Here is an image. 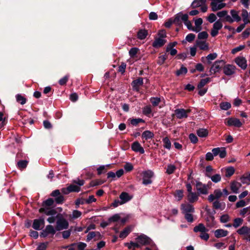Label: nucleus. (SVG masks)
Here are the masks:
<instances>
[{
  "label": "nucleus",
  "instance_id": "obj_1",
  "mask_svg": "<svg viewBox=\"0 0 250 250\" xmlns=\"http://www.w3.org/2000/svg\"><path fill=\"white\" fill-rule=\"evenodd\" d=\"M193 231L195 232H200L199 237L202 240L208 241L209 238V235L208 233V229H207L205 225L202 223L199 224L193 228Z\"/></svg>",
  "mask_w": 250,
  "mask_h": 250
},
{
  "label": "nucleus",
  "instance_id": "obj_2",
  "mask_svg": "<svg viewBox=\"0 0 250 250\" xmlns=\"http://www.w3.org/2000/svg\"><path fill=\"white\" fill-rule=\"evenodd\" d=\"M237 232L241 235H244V239L250 241V228L243 226L237 230Z\"/></svg>",
  "mask_w": 250,
  "mask_h": 250
},
{
  "label": "nucleus",
  "instance_id": "obj_3",
  "mask_svg": "<svg viewBox=\"0 0 250 250\" xmlns=\"http://www.w3.org/2000/svg\"><path fill=\"white\" fill-rule=\"evenodd\" d=\"M224 0H212V2L210 3L212 11L215 12L225 7L226 4L222 3Z\"/></svg>",
  "mask_w": 250,
  "mask_h": 250
},
{
  "label": "nucleus",
  "instance_id": "obj_4",
  "mask_svg": "<svg viewBox=\"0 0 250 250\" xmlns=\"http://www.w3.org/2000/svg\"><path fill=\"white\" fill-rule=\"evenodd\" d=\"M143 184L145 185L150 184L152 183L151 178L153 176V172L150 170H146L143 172Z\"/></svg>",
  "mask_w": 250,
  "mask_h": 250
},
{
  "label": "nucleus",
  "instance_id": "obj_5",
  "mask_svg": "<svg viewBox=\"0 0 250 250\" xmlns=\"http://www.w3.org/2000/svg\"><path fill=\"white\" fill-rule=\"evenodd\" d=\"M50 196L55 197V201L57 204H62L64 201V198L59 189H56L52 192Z\"/></svg>",
  "mask_w": 250,
  "mask_h": 250
},
{
  "label": "nucleus",
  "instance_id": "obj_6",
  "mask_svg": "<svg viewBox=\"0 0 250 250\" xmlns=\"http://www.w3.org/2000/svg\"><path fill=\"white\" fill-rule=\"evenodd\" d=\"M225 62L223 60L217 61L211 67L209 72L211 74H215L218 72L221 68L224 65Z\"/></svg>",
  "mask_w": 250,
  "mask_h": 250
},
{
  "label": "nucleus",
  "instance_id": "obj_7",
  "mask_svg": "<svg viewBox=\"0 0 250 250\" xmlns=\"http://www.w3.org/2000/svg\"><path fill=\"white\" fill-rule=\"evenodd\" d=\"M68 221L64 219L61 218L57 220L56 222V229L57 230H61L64 229H67L68 227Z\"/></svg>",
  "mask_w": 250,
  "mask_h": 250
},
{
  "label": "nucleus",
  "instance_id": "obj_8",
  "mask_svg": "<svg viewBox=\"0 0 250 250\" xmlns=\"http://www.w3.org/2000/svg\"><path fill=\"white\" fill-rule=\"evenodd\" d=\"M191 112V109H188L185 110L184 109H177L175 110V114L178 119L183 118H187L188 113Z\"/></svg>",
  "mask_w": 250,
  "mask_h": 250
},
{
  "label": "nucleus",
  "instance_id": "obj_9",
  "mask_svg": "<svg viewBox=\"0 0 250 250\" xmlns=\"http://www.w3.org/2000/svg\"><path fill=\"white\" fill-rule=\"evenodd\" d=\"M181 208L183 214L193 213L194 212L193 206L189 204H182L181 205Z\"/></svg>",
  "mask_w": 250,
  "mask_h": 250
},
{
  "label": "nucleus",
  "instance_id": "obj_10",
  "mask_svg": "<svg viewBox=\"0 0 250 250\" xmlns=\"http://www.w3.org/2000/svg\"><path fill=\"white\" fill-rule=\"evenodd\" d=\"M197 190L201 194H207L208 193V186L203 184L201 182L197 181L196 183Z\"/></svg>",
  "mask_w": 250,
  "mask_h": 250
},
{
  "label": "nucleus",
  "instance_id": "obj_11",
  "mask_svg": "<svg viewBox=\"0 0 250 250\" xmlns=\"http://www.w3.org/2000/svg\"><path fill=\"white\" fill-rule=\"evenodd\" d=\"M235 62L242 69H246L247 67V60L243 57H238L235 58Z\"/></svg>",
  "mask_w": 250,
  "mask_h": 250
},
{
  "label": "nucleus",
  "instance_id": "obj_12",
  "mask_svg": "<svg viewBox=\"0 0 250 250\" xmlns=\"http://www.w3.org/2000/svg\"><path fill=\"white\" fill-rule=\"evenodd\" d=\"M136 240L140 245H142L149 244L151 241V240L149 237L144 234L139 236L136 238Z\"/></svg>",
  "mask_w": 250,
  "mask_h": 250
},
{
  "label": "nucleus",
  "instance_id": "obj_13",
  "mask_svg": "<svg viewBox=\"0 0 250 250\" xmlns=\"http://www.w3.org/2000/svg\"><path fill=\"white\" fill-rule=\"evenodd\" d=\"M223 196V192L219 189H215L213 194H211L208 196V200L209 202H212L215 199H218Z\"/></svg>",
  "mask_w": 250,
  "mask_h": 250
},
{
  "label": "nucleus",
  "instance_id": "obj_14",
  "mask_svg": "<svg viewBox=\"0 0 250 250\" xmlns=\"http://www.w3.org/2000/svg\"><path fill=\"white\" fill-rule=\"evenodd\" d=\"M236 67L233 65L227 64L224 66L223 72L225 75L229 76L235 73Z\"/></svg>",
  "mask_w": 250,
  "mask_h": 250
},
{
  "label": "nucleus",
  "instance_id": "obj_15",
  "mask_svg": "<svg viewBox=\"0 0 250 250\" xmlns=\"http://www.w3.org/2000/svg\"><path fill=\"white\" fill-rule=\"evenodd\" d=\"M143 84V79L142 78H139L137 79L134 80L132 83V86L133 89L136 91H139V87Z\"/></svg>",
  "mask_w": 250,
  "mask_h": 250
},
{
  "label": "nucleus",
  "instance_id": "obj_16",
  "mask_svg": "<svg viewBox=\"0 0 250 250\" xmlns=\"http://www.w3.org/2000/svg\"><path fill=\"white\" fill-rule=\"evenodd\" d=\"M227 125L229 126L234 125L236 127H240L242 125L240 121L236 118H230L227 121Z\"/></svg>",
  "mask_w": 250,
  "mask_h": 250
},
{
  "label": "nucleus",
  "instance_id": "obj_17",
  "mask_svg": "<svg viewBox=\"0 0 250 250\" xmlns=\"http://www.w3.org/2000/svg\"><path fill=\"white\" fill-rule=\"evenodd\" d=\"M131 148L135 152H139L141 154H143L145 152L144 149L141 146L140 144L138 142H134L131 146Z\"/></svg>",
  "mask_w": 250,
  "mask_h": 250
},
{
  "label": "nucleus",
  "instance_id": "obj_18",
  "mask_svg": "<svg viewBox=\"0 0 250 250\" xmlns=\"http://www.w3.org/2000/svg\"><path fill=\"white\" fill-rule=\"evenodd\" d=\"M44 225V221L43 218H40L39 219H35L33 221L32 227L36 230L41 229L40 226Z\"/></svg>",
  "mask_w": 250,
  "mask_h": 250
},
{
  "label": "nucleus",
  "instance_id": "obj_19",
  "mask_svg": "<svg viewBox=\"0 0 250 250\" xmlns=\"http://www.w3.org/2000/svg\"><path fill=\"white\" fill-rule=\"evenodd\" d=\"M166 42V40L161 38L155 39L152 43V46L155 48H159L163 46Z\"/></svg>",
  "mask_w": 250,
  "mask_h": 250
},
{
  "label": "nucleus",
  "instance_id": "obj_20",
  "mask_svg": "<svg viewBox=\"0 0 250 250\" xmlns=\"http://www.w3.org/2000/svg\"><path fill=\"white\" fill-rule=\"evenodd\" d=\"M184 16V14H183L182 13H179L175 16L174 19L173 20V23L180 26L182 25L183 21V18Z\"/></svg>",
  "mask_w": 250,
  "mask_h": 250
},
{
  "label": "nucleus",
  "instance_id": "obj_21",
  "mask_svg": "<svg viewBox=\"0 0 250 250\" xmlns=\"http://www.w3.org/2000/svg\"><path fill=\"white\" fill-rule=\"evenodd\" d=\"M40 213H44L47 215H53L57 213V211L54 209H50L49 208H41L39 209Z\"/></svg>",
  "mask_w": 250,
  "mask_h": 250
},
{
  "label": "nucleus",
  "instance_id": "obj_22",
  "mask_svg": "<svg viewBox=\"0 0 250 250\" xmlns=\"http://www.w3.org/2000/svg\"><path fill=\"white\" fill-rule=\"evenodd\" d=\"M228 234V231L223 229H218L215 230V237L219 238L226 236Z\"/></svg>",
  "mask_w": 250,
  "mask_h": 250
},
{
  "label": "nucleus",
  "instance_id": "obj_23",
  "mask_svg": "<svg viewBox=\"0 0 250 250\" xmlns=\"http://www.w3.org/2000/svg\"><path fill=\"white\" fill-rule=\"evenodd\" d=\"M241 187V184L237 181H233L230 184V189L231 191L235 193L238 192V190Z\"/></svg>",
  "mask_w": 250,
  "mask_h": 250
},
{
  "label": "nucleus",
  "instance_id": "obj_24",
  "mask_svg": "<svg viewBox=\"0 0 250 250\" xmlns=\"http://www.w3.org/2000/svg\"><path fill=\"white\" fill-rule=\"evenodd\" d=\"M188 14H184V16L183 18V21L185 24L187 26L188 29L194 31V27L192 25V24L190 21L188 20Z\"/></svg>",
  "mask_w": 250,
  "mask_h": 250
},
{
  "label": "nucleus",
  "instance_id": "obj_25",
  "mask_svg": "<svg viewBox=\"0 0 250 250\" xmlns=\"http://www.w3.org/2000/svg\"><path fill=\"white\" fill-rule=\"evenodd\" d=\"M187 198L189 203H193L198 200V195L196 192H191L188 194Z\"/></svg>",
  "mask_w": 250,
  "mask_h": 250
},
{
  "label": "nucleus",
  "instance_id": "obj_26",
  "mask_svg": "<svg viewBox=\"0 0 250 250\" xmlns=\"http://www.w3.org/2000/svg\"><path fill=\"white\" fill-rule=\"evenodd\" d=\"M207 0H194L191 3V6L192 8H196L201 7L203 4H205Z\"/></svg>",
  "mask_w": 250,
  "mask_h": 250
},
{
  "label": "nucleus",
  "instance_id": "obj_27",
  "mask_svg": "<svg viewBox=\"0 0 250 250\" xmlns=\"http://www.w3.org/2000/svg\"><path fill=\"white\" fill-rule=\"evenodd\" d=\"M119 197L121 201V204H123L128 202L131 199V198L129 197V194L125 192H122L120 195Z\"/></svg>",
  "mask_w": 250,
  "mask_h": 250
},
{
  "label": "nucleus",
  "instance_id": "obj_28",
  "mask_svg": "<svg viewBox=\"0 0 250 250\" xmlns=\"http://www.w3.org/2000/svg\"><path fill=\"white\" fill-rule=\"evenodd\" d=\"M203 23V20L202 18H198L195 21V27H194V31L199 32L201 29V25Z\"/></svg>",
  "mask_w": 250,
  "mask_h": 250
},
{
  "label": "nucleus",
  "instance_id": "obj_29",
  "mask_svg": "<svg viewBox=\"0 0 250 250\" xmlns=\"http://www.w3.org/2000/svg\"><path fill=\"white\" fill-rule=\"evenodd\" d=\"M131 231V227H127L124 229L120 234L119 237L121 238H125Z\"/></svg>",
  "mask_w": 250,
  "mask_h": 250
},
{
  "label": "nucleus",
  "instance_id": "obj_30",
  "mask_svg": "<svg viewBox=\"0 0 250 250\" xmlns=\"http://www.w3.org/2000/svg\"><path fill=\"white\" fill-rule=\"evenodd\" d=\"M240 180L243 184L249 185L250 184V172L244 174L240 178Z\"/></svg>",
  "mask_w": 250,
  "mask_h": 250
},
{
  "label": "nucleus",
  "instance_id": "obj_31",
  "mask_svg": "<svg viewBox=\"0 0 250 250\" xmlns=\"http://www.w3.org/2000/svg\"><path fill=\"white\" fill-rule=\"evenodd\" d=\"M208 134V131L207 129L199 128L197 130V134L200 137H206Z\"/></svg>",
  "mask_w": 250,
  "mask_h": 250
},
{
  "label": "nucleus",
  "instance_id": "obj_32",
  "mask_svg": "<svg viewBox=\"0 0 250 250\" xmlns=\"http://www.w3.org/2000/svg\"><path fill=\"white\" fill-rule=\"evenodd\" d=\"M147 31L146 29L140 30L137 34V37L140 40L145 39L147 35Z\"/></svg>",
  "mask_w": 250,
  "mask_h": 250
},
{
  "label": "nucleus",
  "instance_id": "obj_33",
  "mask_svg": "<svg viewBox=\"0 0 250 250\" xmlns=\"http://www.w3.org/2000/svg\"><path fill=\"white\" fill-rule=\"evenodd\" d=\"M196 44L201 50H207L208 49V43H206L205 42L197 41Z\"/></svg>",
  "mask_w": 250,
  "mask_h": 250
},
{
  "label": "nucleus",
  "instance_id": "obj_34",
  "mask_svg": "<svg viewBox=\"0 0 250 250\" xmlns=\"http://www.w3.org/2000/svg\"><path fill=\"white\" fill-rule=\"evenodd\" d=\"M54 202L55 200L52 198H48L42 203V208H49L53 205Z\"/></svg>",
  "mask_w": 250,
  "mask_h": 250
},
{
  "label": "nucleus",
  "instance_id": "obj_35",
  "mask_svg": "<svg viewBox=\"0 0 250 250\" xmlns=\"http://www.w3.org/2000/svg\"><path fill=\"white\" fill-rule=\"evenodd\" d=\"M28 163L27 160H20L17 163V167L20 169L22 170L26 167Z\"/></svg>",
  "mask_w": 250,
  "mask_h": 250
},
{
  "label": "nucleus",
  "instance_id": "obj_36",
  "mask_svg": "<svg viewBox=\"0 0 250 250\" xmlns=\"http://www.w3.org/2000/svg\"><path fill=\"white\" fill-rule=\"evenodd\" d=\"M153 136V133L149 130L145 131L142 134V138H145L146 140L151 139Z\"/></svg>",
  "mask_w": 250,
  "mask_h": 250
},
{
  "label": "nucleus",
  "instance_id": "obj_37",
  "mask_svg": "<svg viewBox=\"0 0 250 250\" xmlns=\"http://www.w3.org/2000/svg\"><path fill=\"white\" fill-rule=\"evenodd\" d=\"M241 16L242 17L243 21L245 23V24H248V23L250 22V21L248 18V12L246 10H242Z\"/></svg>",
  "mask_w": 250,
  "mask_h": 250
},
{
  "label": "nucleus",
  "instance_id": "obj_38",
  "mask_svg": "<svg viewBox=\"0 0 250 250\" xmlns=\"http://www.w3.org/2000/svg\"><path fill=\"white\" fill-rule=\"evenodd\" d=\"M230 14L234 21H236L237 22L241 21V17L238 15V13L237 11L234 10H231L230 11Z\"/></svg>",
  "mask_w": 250,
  "mask_h": 250
},
{
  "label": "nucleus",
  "instance_id": "obj_39",
  "mask_svg": "<svg viewBox=\"0 0 250 250\" xmlns=\"http://www.w3.org/2000/svg\"><path fill=\"white\" fill-rule=\"evenodd\" d=\"M243 222V220L241 218H236L233 220V224L232 226L235 228H237L241 226Z\"/></svg>",
  "mask_w": 250,
  "mask_h": 250
},
{
  "label": "nucleus",
  "instance_id": "obj_40",
  "mask_svg": "<svg viewBox=\"0 0 250 250\" xmlns=\"http://www.w3.org/2000/svg\"><path fill=\"white\" fill-rule=\"evenodd\" d=\"M210 81V78H207L206 79H202L198 84V89L202 88L204 85H205Z\"/></svg>",
  "mask_w": 250,
  "mask_h": 250
},
{
  "label": "nucleus",
  "instance_id": "obj_41",
  "mask_svg": "<svg viewBox=\"0 0 250 250\" xmlns=\"http://www.w3.org/2000/svg\"><path fill=\"white\" fill-rule=\"evenodd\" d=\"M217 56V55L215 53L209 54V55H208L206 57V59L207 60L208 64H211V61L212 60L215 59L216 58Z\"/></svg>",
  "mask_w": 250,
  "mask_h": 250
},
{
  "label": "nucleus",
  "instance_id": "obj_42",
  "mask_svg": "<svg viewBox=\"0 0 250 250\" xmlns=\"http://www.w3.org/2000/svg\"><path fill=\"white\" fill-rule=\"evenodd\" d=\"M234 172L235 169L233 167H229L226 169L225 176L227 177H229L234 174Z\"/></svg>",
  "mask_w": 250,
  "mask_h": 250
},
{
  "label": "nucleus",
  "instance_id": "obj_43",
  "mask_svg": "<svg viewBox=\"0 0 250 250\" xmlns=\"http://www.w3.org/2000/svg\"><path fill=\"white\" fill-rule=\"evenodd\" d=\"M45 232L47 234H54L56 230L52 225H47L45 228Z\"/></svg>",
  "mask_w": 250,
  "mask_h": 250
},
{
  "label": "nucleus",
  "instance_id": "obj_44",
  "mask_svg": "<svg viewBox=\"0 0 250 250\" xmlns=\"http://www.w3.org/2000/svg\"><path fill=\"white\" fill-rule=\"evenodd\" d=\"M17 101L20 103L21 104H24L26 103V99L25 97L21 94H18L16 96Z\"/></svg>",
  "mask_w": 250,
  "mask_h": 250
},
{
  "label": "nucleus",
  "instance_id": "obj_45",
  "mask_svg": "<svg viewBox=\"0 0 250 250\" xmlns=\"http://www.w3.org/2000/svg\"><path fill=\"white\" fill-rule=\"evenodd\" d=\"M70 191L72 192H79L81 190V188L74 184H71L68 186Z\"/></svg>",
  "mask_w": 250,
  "mask_h": 250
},
{
  "label": "nucleus",
  "instance_id": "obj_46",
  "mask_svg": "<svg viewBox=\"0 0 250 250\" xmlns=\"http://www.w3.org/2000/svg\"><path fill=\"white\" fill-rule=\"evenodd\" d=\"M231 107V104L229 102H222L220 104V107L223 109L227 110L230 108Z\"/></svg>",
  "mask_w": 250,
  "mask_h": 250
},
{
  "label": "nucleus",
  "instance_id": "obj_47",
  "mask_svg": "<svg viewBox=\"0 0 250 250\" xmlns=\"http://www.w3.org/2000/svg\"><path fill=\"white\" fill-rule=\"evenodd\" d=\"M174 195L176 197H178V201H180L183 197V190H177L175 191Z\"/></svg>",
  "mask_w": 250,
  "mask_h": 250
},
{
  "label": "nucleus",
  "instance_id": "obj_48",
  "mask_svg": "<svg viewBox=\"0 0 250 250\" xmlns=\"http://www.w3.org/2000/svg\"><path fill=\"white\" fill-rule=\"evenodd\" d=\"M222 26L223 24L222 21L220 20H219L213 24V28L219 31V30L222 28Z\"/></svg>",
  "mask_w": 250,
  "mask_h": 250
},
{
  "label": "nucleus",
  "instance_id": "obj_49",
  "mask_svg": "<svg viewBox=\"0 0 250 250\" xmlns=\"http://www.w3.org/2000/svg\"><path fill=\"white\" fill-rule=\"evenodd\" d=\"M188 72L187 68L185 67L182 66L179 70H178L176 74L177 76H180L182 74H186Z\"/></svg>",
  "mask_w": 250,
  "mask_h": 250
},
{
  "label": "nucleus",
  "instance_id": "obj_50",
  "mask_svg": "<svg viewBox=\"0 0 250 250\" xmlns=\"http://www.w3.org/2000/svg\"><path fill=\"white\" fill-rule=\"evenodd\" d=\"M163 142L164 143V146L169 149L171 147V143L169 139L167 137H165L163 139Z\"/></svg>",
  "mask_w": 250,
  "mask_h": 250
},
{
  "label": "nucleus",
  "instance_id": "obj_51",
  "mask_svg": "<svg viewBox=\"0 0 250 250\" xmlns=\"http://www.w3.org/2000/svg\"><path fill=\"white\" fill-rule=\"evenodd\" d=\"M185 215V218L189 223H192L194 221L193 216L191 213L184 214Z\"/></svg>",
  "mask_w": 250,
  "mask_h": 250
},
{
  "label": "nucleus",
  "instance_id": "obj_52",
  "mask_svg": "<svg viewBox=\"0 0 250 250\" xmlns=\"http://www.w3.org/2000/svg\"><path fill=\"white\" fill-rule=\"evenodd\" d=\"M230 220L229 216L227 214L222 215L220 217V222L223 223H225L229 222Z\"/></svg>",
  "mask_w": 250,
  "mask_h": 250
},
{
  "label": "nucleus",
  "instance_id": "obj_53",
  "mask_svg": "<svg viewBox=\"0 0 250 250\" xmlns=\"http://www.w3.org/2000/svg\"><path fill=\"white\" fill-rule=\"evenodd\" d=\"M167 56L166 55H164L160 56L158 57V59L157 60L158 64L160 65L163 64L165 61L167 59Z\"/></svg>",
  "mask_w": 250,
  "mask_h": 250
},
{
  "label": "nucleus",
  "instance_id": "obj_54",
  "mask_svg": "<svg viewBox=\"0 0 250 250\" xmlns=\"http://www.w3.org/2000/svg\"><path fill=\"white\" fill-rule=\"evenodd\" d=\"M96 234L100 235V233L99 232H94V231L90 232L87 235L86 241H89L91 240L92 238H93L94 237H95Z\"/></svg>",
  "mask_w": 250,
  "mask_h": 250
},
{
  "label": "nucleus",
  "instance_id": "obj_55",
  "mask_svg": "<svg viewBox=\"0 0 250 250\" xmlns=\"http://www.w3.org/2000/svg\"><path fill=\"white\" fill-rule=\"evenodd\" d=\"M141 122H142V123L144 122V121L143 119H142L138 118V119H130V123L133 125H135L136 126L139 123H141Z\"/></svg>",
  "mask_w": 250,
  "mask_h": 250
},
{
  "label": "nucleus",
  "instance_id": "obj_56",
  "mask_svg": "<svg viewBox=\"0 0 250 250\" xmlns=\"http://www.w3.org/2000/svg\"><path fill=\"white\" fill-rule=\"evenodd\" d=\"M208 36V34L206 31H203L198 34V38L200 40L206 39Z\"/></svg>",
  "mask_w": 250,
  "mask_h": 250
},
{
  "label": "nucleus",
  "instance_id": "obj_57",
  "mask_svg": "<svg viewBox=\"0 0 250 250\" xmlns=\"http://www.w3.org/2000/svg\"><path fill=\"white\" fill-rule=\"evenodd\" d=\"M69 79V76L68 75L65 76L62 78L59 81V83L61 85H64L66 84L67 82L68 81Z\"/></svg>",
  "mask_w": 250,
  "mask_h": 250
},
{
  "label": "nucleus",
  "instance_id": "obj_58",
  "mask_svg": "<svg viewBox=\"0 0 250 250\" xmlns=\"http://www.w3.org/2000/svg\"><path fill=\"white\" fill-rule=\"evenodd\" d=\"M120 219V216L118 214H116L109 218L108 221L110 222H117Z\"/></svg>",
  "mask_w": 250,
  "mask_h": 250
},
{
  "label": "nucleus",
  "instance_id": "obj_59",
  "mask_svg": "<svg viewBox=\"0 0 250 250\" xmlns=\"http://www.w3.org/2000/svg\"><path fill=\"white\" fill-rule=\"evenodd\" d=\"M210 178L211 180L214 183H217L219 182L221 179V176L219 174H216L213 175L210 177Z\"/></svg>",
  "mask_w": 250,
  "mask_h": 250
},
{
  "label": "nucleus",
  "instance_id": "obj_60",
  "mask_svg": "<svg viewBox=\"0 0 250 250\" xmlns=\"http://www.w3.org/2000/svg\"><path fill=\"white\" fill-rule=\"evenodd\" d=\"M150 102L152 105L154 106H157L160 102V99L159 98H151Z\"/></svg>",
  "mask_w": 250,
  "mask_h": 250
},
{
  "label": "nucleus",
  "instance_id": "obj_61",
  "mask_svg": "<svg viewBox=\"0 0 250 250\" xmlns=\"http://www.w3.org/2000/svg\"><path fill=\"white\" fill-rule=\"evenodd\" d=\"M189 138L191 142H192L193 144L197 143L198 141V138L197 137V136L193 133H191L189 134Z\"/></svg>",
  "mask_w": 250,
  "mask_h": 250
},
{
  "label": "nucleus",
  "instance_id": "obj_62",
  "mask_svg": "<svg viewBox=\"0 0 250 250\" xmlns=\"http://www.w3.org/2000/svg\"><path fill=\"white\" fill-rule=\"evenodd\" d=\"M175 168L176 167L174 165H168L167 169V173L168 174H171L174 172Z\"/></svg>",
  "mask_w": 250,
  "mask_h": 250
},
{
  "label": "nucleus",
  "instance_id": "obj_63",
  "mask_svg": "<svg viewBox=\"0 0 250 250\" xmlns=\"http://www.w3.org/2000/svg\"><path fill=\"white\" fill-rule=\"evenodd\" d=\"M138 50V48L136 47L131 48L129 51V54L130 57H134L137 53Z\"/></svg>",
  "mask_w": 250,
  "mask_h": 250
},
{
  "label": "nucleus",
  "instance_id": "obj_64",
  "mask_svg": "<svg viewBox=\"0 0 250 250\" xmlns=\"http://www.w3.org/2000/svg\"><path fill=\"white\" fill-rule=\"evenodd\" d=\"M219 155L221 158H224L226 156L227 152L225 147L220 148Z\"/></svg>",
  "mask_w": 250,
  "mask_h": 250
}]
</instances>
